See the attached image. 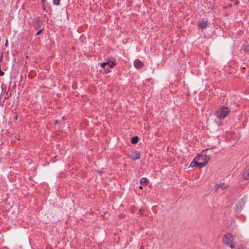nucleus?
<instances>
[{"instance_id":"obj_1","label":"nucleus","mask_w":249,"mask_h":249,"mask_svg":"<svg viewBox=\"0 0 249 249\" xmlns=\"http://www.w3.org/2000/svg\"><path fill=\"white\" fill-rule=\"evenodd\" d=\"M230 110L226 107H219L216 111V116L220 119H224L229 113Z\"/></svg>"},{"instance_id":"obj_2","label":"nucleus","mask_w":249,"mask_h":249,"mask_svg":"<svg viewBox=\"0 0 249 249\" xmlns=\"http://www.w3.org/2000/svg\"><path fill=\"white\" fill-rule=\"evenodd\" d=\"M233 240V236L231 233H227L223 236L222 242L224 245L230 247H232Z\"/></svg>"},{"instance_id":"obj_3","label":"nucleus","mask_w":249,"mask_h":249,"mask_svg":"<svg viewBox=\"0 0 249 249\" xmlns=\"http://www.w3.org/2000/svg\"><path fill=\"white\" fill-rule=\"evenodd\" d=\"M196 160H197L198 163H205V166L210 160V157L206 155H198L196 157Z\"/></svg>"},{"instance_id":"obj_4","label":"nucleus","mask_w":249,"mask_h":249,"mask_svg":"<svg viewBox=\"0 0 249 249\" xmlns=\"http://www.w3.org/2000/svg\"><path fill=\"white\" fill-rule=\"evenodd\" d=\"M208 25V22L207 20L201 19L198 21V27L202 30L205 29Z\"/></svg>"},{"instance_id":"obj_5","label":"nucleus","mask_w":249,"mask_h":249,"mask_svg":"<svg viewBox=\"0 0 249 249\" xmlns=\"http://www.w3.org/2000/svg\"><path fill=\"white\" fill-rule=\"evenodd\" d=\"M195 166H197L199 168H201L205 166V163H198L197 160H196V157L193 161L191 163L190 166L194 167Z\"/></svg>"},{"instance_id":"obj_6","label":"nucleus","mask_w":249,"mask_h":249,"mask_svg":"<svg viewBox=\"0 0 249 249\" xmlns=\"http://www.w3.org/2000/svg\"><path fill=\"white\" fill-rule=\"evenodd\" d=\"M141 155L140 153L138 151L134 152L132 155H131L130 158L132 160H138L140 158Z\"/></svg>"},{"instance_id":"obj_7","label":"nucleus","mask_w":249,"mask_h":249,"mask_svg":"<svg viewBox=\"0 0 249 249\" xmlns=\"http://www.w3.org/2000/svg\"><path fill=\"white\" fill-rule=\"evenodd\" d=\"M134 65L136 69H140L143 66V63L139 59H136L134 62Z\"/></svg>"},{"instance_id":"obj_8","label":"nucleus","mask_w":249,"mask_h":249,"mask_svg":"<svg viewBox=\"0 0 249 249\" xmlns=\"http://www.w3.org/2000/svg\"><path fill=\"white\" fill-rule=\"evenodd\" d=\"M243 178L245 180L249 179V168L244 172L243 174Z\"/></svg>"},{"instance_id":"obj_9","label":"nucleus","mask_w":249,"mask_h":249,"mask_svg":"<svg viewBox=\"0 0 249 249\" xmlns=\"http://www.w3.org/2000/svg\"><path fill=\"white\" fill-rule=\"evenodd\" d=\"M216 188L217 189L221 188L222 190H224L227 188V185H225L224 183H220L216 185Z\"/></svg>"},{"instance_id":"obj_10","label":"nucleus","mask_w":249,"mask_h":249,"mask_svg":"<svg viewBox=\"0 0 249 249\" xmlns=\"http://www.w3.org/2000/svg\"><path fill=\"white\" fill-rule=\"evenodd\" d=\"M107 65L108 66L109 68H113L116 64L115 61H108L106 62Z\"/></svg>"},{"instance_id":"obj_11","label":"nucleus","mask_w":249,"mask_h":249,"mask_svg":"<svg viewBox=\"0 0 249 249\" xmlns=\"http://www.w3.org/2000/svg\"><path fill=\"white\" fill-rule=\"evenodd\" d=\"M139 137L138 136L133 137L131 141V142L133 144H136L138 142Z\"/></svg>"},{"instance_id":"obj_12","label":"nucleus","mask_w":249,"mask_h":249,"mask_svg":"<svg viewBox=\"0 0 249 249\" xmlns=\"http://www.w3.org/2000/svg\"><path fill=\"white\" fill-rule=\"evenodd\" d=\"M231 249H243L241 244H238L236 246L233 244L232 247H231Z\"/></svg>"},{"instance_id":"obj_13","label":"nucleus","mask_w":249,"mask_h":249,"mask_svg":"<svg viewBox=\"0 0 249 249\" xmlns=\"http://www.w3.org/2000/svg\"><path fill=\"white\" fill-rule=\"evenodd\" d=\"M147 182V179L145 178H142L140 180V182L142 184L145 183Z\"/></svg>"},{"instance_id":"obj_14","label":"nucleus","mask_w":249,"mask_h":249,"mask_svg":"<svg viewBox=\"0 0 249 249\" xmlns=\"http://www.w3.org/2000/svg\"><path fill=\"white\" fill-rule=\"evenodd\" d=\"M60 0H53V3L55 5H58L60 4Z\"/></svg>"},{"instance_id":"obj_15","label":"nucleus","mask_w":249,"mask_h":249,"mask_svg":"<svg viewBox=\"0 0 249 249\" xmlns=\"http://www.w3.org/2000/svg\"><path fill=\"white\" fill-rule=\"evenodd\" d=\"M243 50L245 52H249V46H245L243 48Z\"/></svg>"},{"instance_id":"obj_16","label":"nucleus","mask_w":249,"mask_h":249,"mask_svg":"<svg viewBox=\"0 0 249 249\" xmlns=\"http://www.w3.org/2000/svg\"><path fill=\"white\" fill-rule=\"evenodd\" d=\"M107 65L106 62H103L101 64V67L102 68H105V67Z\"/></svg>"},{"instance_id":"obj_17","label":"nucleus","mask_w":249,"mask_h":249,"mask_svg":"<svg viewBox=\"0 0 249 249\" xmlns=\"http://www.w3.org/2000/svg\"><path fill=\"white\" fill-rule=\"evenodd\" d=\"M143 211V210L142 209H141L139 210V213L140 215H142L143 214V213H142Z\"/></svg>"},{"instance_id":"obj_18","label":"nucleus","mask_w":249,"mask_h":249,"mask_svg":"<svg viewBox=\"0 0 249 249\" xmlns=\"http://www.w3.org/2000/svg\"><path fill=\"white\" fill-rule=\"evenodd\" d=\"M43 31V30L42 29H41L40 30H39L36 34V35H39V34H40Z\"/></svg>"},{"instance_id":"obj_19","label":"nucleus","mask_w":249,"mask_h":249,"mask_svg":"<svg viewBox=\"0 0 249 249\" xmlns=\"http://www.w3.org/2000/svg\"><path fill=\"white\" fill-rule=\"evenodd\" d=\"M239 2L238 0H236L235 2V5H238L239 4Z\"/></svg>"},{"instance_id":"obj_20","label":"nucleus","mask_w":249,"mask_h":249,"mask_svg":"<svg viewBox=\"0 0 249 249\" xmlns=\"http://www.w3.org/2000/svg\"><path fill=\"white\" fill-rule=\"evenodd\" d=\"M105 71H106V73H107V72H109V70H105Z\"/></svg>"},{"instance_id":"obj_21","label":"nucleus","mask_w":249,"mask_h":249,"mask_svg":"<svg viewBox=\"0 0 249 249\" xmlns=\"http://www.w3.org/2000/svg\"><path fill=\"white\" fill-rule=\"evenodd\" d=\"M139 188H140V189L142 190L143 189V187H142V186H139Z\"/></svg>"},{"instance_id":"obj_22","label":"nucleus","mask_w":249,"mask_h":249,"mask_svg":"<svg viewBox=\"0 0 249 249\" xmlns=\"http://www.w3.org/2000/svg\"><path fill=\"white\" fill-rule=\"evenodd\" d=\"M58 123H59V121H58V120H56L55 121V123H56V124H58Z\"/></svg>"},{"instance_id":"obj_23","label":"nucleus","mask_w":249,"mask_h":249,"mask_svg":"<svg viewBox=\"0 0 249 249\" xmlns=\"http://www.w3.org/2000/svg\"><path fill=\"white\" fill-rule=\"evenodd\" d=\"M42 0V2H44L45 0Z\"/></svg>"}]
</instances>
